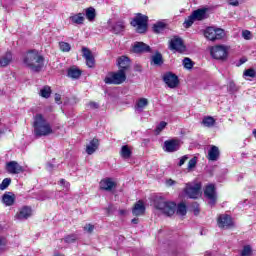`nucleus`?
I'll use <instances>...</instances> for the list:
<instances>
[{"label": "nucleus", "mask_w": 256, "mask_h": 256, "mask_svg": "<svg viewBox=\"0 0 256 256\" xmlns=\"http://www.w3.org/2000/svg\"><path fill=\"white\" fill-rule=\"evenodd\" d=\"M184 193L190 199H197L201 193V182H189L186 183Z\"/></svg>", "instance_id": "7"}, {"label": "nucleus", "mask_w": 256, "mask_h": 256, "mask_svg": "<svg viewBox=\"0 0 256 256\" xmlns=\"http://www.w3.org/2000/svg\"><path fill=\"white\" fill-rule=\"evenodd\" d=\"M132 51L134 53H149L151 51V47L143 42H135Z\"/></svg>", "instance_id": "18"}, {"label": "nucleus", "mask_w": 256, "mask_h": 256, "mask_svg": "<svg viewBox=\"0 0 256 256\" xmlns=\"http://www.w3.org/2000/svg\"><path fill=\"white\" fill-rule=\"evenodd\" d=\"M132 215L135 217H141V215H145V204L143 201L140 200L134 205L132 209Z\"/></svg>", "instance_id": "20"}, {"label": "nucleus", "mask_w": 256, "mask_h": 256, "mask_svg": "<svg viewBox=\"0 0 256 256\" xmlns=\"http://www.w3.org/2000/svg\"><path fill=\"white\" fill-rule=\"evenodd\" d=\"M33 127L34 135L36 137H49V135H53L55 133L51 123H49L42 114H36L34 116Z\"/></svg>", "instance_id": "1"}, {"label": "nucleus", "mask_w": 256, "mask_h": 256, "mask_svg": "<svg viewBox=\"0 0 256 256\" xmlns=\"http://www.w3.org/2000/svg\"><path fill=\"white\" fill-rule=\"evenodd\" d=\"M60 185L66 189V191H69L70 184L69 182L65 181V179L60 180Z\"/></svg>", "instance_id": "49"}, {"label": "nucleus", "mask_w": 256, "mask_h": 256, "mask_svg": "<svg viewBox=\"0 0 256 256\" xmlns=\"http://www.w3.org/2000/svg\"><path fill=\"white\" fill-rule=\"evenodd\" d=\"M55 102L58 105H61V96H60V94H55Z\"/></svg>", "instance_id": "54"}, {"label": "nucleus", "mask_w": 256, "mask_h": 256, "mask_svg": "<svg viewBox=\"0 0 256 256\" xmlns=\"http://www.w3.org/2000/svg\"><path fill=\"white\" fill-rule=\"evenodd\" d=\"M196 166H197V157H193L188 162V170L191 171V169H195Z\"/></svg>", "instance_id": "44"}, {"label": "nucleus", "mask_w": 256, "mask_h": 256, "mask_svg": "<svg viewBox=\"0 0 256 256\" xmlns=\"http://www.w3.org/2000/svg\"><path fill=\"white\" fill-rule=\"evenodd\" d=\"M132 223H133L134 225H137V223H139V218H133V219H132Z\"/></svg>", "instance_id": "55"}, {"label": "nucleus", "mask_w": 256, "mask_h": 256, "mask_svg": "<svg viewBox=\"0 0 256 256\" xmlns=\"http://www.w3.org/2000/svg\"><path fill=\"white\" fill-rule=\"evenodd\" d=\"M202 125L204 127H213L215 125V119L211 116L205 117L202 120Z\"/></svg>", "instance_id": "33"}, {"label": "nucleus", "mask_w": 256, "mask_h": 256, "mask_svg": "<svg viewBox=\"0 0 256 256\" xmlns=\"http://www.w3.org/2000/svg\"><path fill=\"white\" fill-rule=\"evenodd\" d=\"M6 171L10 175H19V173H23L24 169L17 161H10L6 164Z\"/></svg>", "instance_id": "12"}, {"label": "nucleus", "mask_w": 256, "mask_h": 256, "mask_svg": "<svg viewBox=\"0 0 256 256\" xmlns=\"http://www.w3.org/2000/svg\"><path fill=\"white\" fill-rule=\"evenodd\" d=\"M152 61L154 65H163V55H161V53H156L152 56Z\"/></svg>", "instance_id": "35"}, {"label": "nucleus", "mask_w": 256, "mask_h": 256, "mask_svg": "<svg viewBox=\"0 0 256 256\" xmlns=\"http://www.w3.org/2000/svg\"><path fill=\"white\" fill-rule=\"evenodd\" d=\"M126 80L127 74L125 70H118L117 72H112L108 74L105 77L104 82L107 85H121L122 83H125Z\"/></svg>", "instance_id": "3"}, {"label": "nucleus", "mask_w": 256, "mask_h": 256, "mask_svg": "<svg viewBox=\"0 0 256 256\" xmlns=\"http://www.w3.org/2000/svg\"><path fill=\"white\" fill-rule=\"evenodd\" d=\"M154 205L159 211L168 216L175 215V209H177L175 202H167L165 200H158Z\"/></svg>", "instance_id": "5"}, {"label": "nucleus", "mask_w": 256, "mask_h": 256, "mask_svg": "<svg viewBox=\"0 0 256 256\" xmlns=\"http://www.w3.org/2000/svg\"><path fill=\"white\" fill-rule=\"evenodd\" d=\"M95 8L89 7L86 9V18L88 21H94L96 17Z\"/></svg>", "instance_id": "32"}, {"label": "nucleus", "mask_w": 256, "mask_h": 256, "mask_svg": "<svg viewBox=\"0 0 256 256\" xmlns=\"http://www.w3.org/2000/svg\"><path fill=\"white\" fill-rule=\"evenodd\" d=\"M218 227L221 229H228V227H233V219L227 214H222L218 217Z\"/></svg>", "instance_id": "14"}, {"label": "nucleus", "mask_w": 256, "mask_h": 256, "mask_svg": "<svg viewBox=\"0 0 256 256\" xmlns=\"http://www.w3.org/2000/svg\"><path fill=\"white\" fill-rule=\"evenodd\" d=\"M204 37H206L208 41H219L225 37V30L221 28L208 27L204 31Z\"/></svg>", "instance_id": "6"}, {"label": "nucleus", "mask_w": 256, "mask_h": 256, "mask_svg": "<svg viewBox=\"0 0 256 256\" xmlns=\"http://www.w3.org/2000/svg\"><path fill=\"white\" fill-rule=\"evenodd\" d=\"M176 184H177V182L173 179L166 180L167 187H173V185H176Z\"/></svg>", "instance_id": "50"}, {"label": "nucleus", "mask_w": 256, "mask_h": 256, "mask_svg": "<svg viewBox=\"0 0 256 256\" xmlns=\"http://www.w3.org/2000/svg\"><path fill=\"white\" fill-rule=\"evenodd\" d=\"M195 23V18L193 17V14H191L185 21H184V27L185 29H189L191 25Z\"/></svg>", "instance_id": "39"}, {"label": "nucleus", "mask_w": 256, "mask_h": 256, "mask_svg": "<svg viewBox=\"0 0 256 256\" xmlns=\"http://www.w3.org/2000/svg\"><path fill=\"white\" fill-rule=\"evenodd\" d=\"M176 213H177V215H181L182 217H183L184 215H187V206H185V204H183V203H180V204L177 206Z\"/></svg>", "instance_id": "36"}, {"label": "nucleus", "mask_w": 256, "mask_h": 256, "mask_svg": "<svg viewBox=\"0 0 256 256\" xmlns=\"http://www.w3.org/2000/svg\"><path fill=\"white\" fill-rule=\"evenodd\" d=\"M147 105H149V100L147 98H140L135 105V109L138 113H142Z\"/></svg>", "instance_id": "26"}, {"label": "nucleus", "mask_w": 256, "mask_h": 256, "mask_svg": "<svg viewBox=\"0 0 256 256\" xmlns=\"http://www.w3.org/2000/svg\"><path fill=\"white\" fill-rule=\"evenodd\" d=\"M39 95L44 99H49L51 97V87L44 86L41 90Z\"/></svg>", "instance_id": "30"}, {"label": "nucleus", "mask_w": 256, "mask_h": 256, "mask_svg": "<svg viewBox=\"0 0 256 256\" xmlns=\"http://www.w3.org/2000/svg\"><path fill=\"white\" fill-rule=\"evenodd\" d=\"M183 65H184L185 69H193V61H191L190 58H185L183 60Z\"/></svg>", "instance_id": "43"}, {"label": "nucleus", "mask_w": 256, "mask_h": 256, "mask_svg": "<svg viewBox=\"0 0 256 256\" xmlns=\"http://www.w3.org/2000/svg\"><path fill=\"white\" fill-rule=\"evenodd\" d=\"M70 21H72V23H75L76 25H83L85 17H83L81 13H78L76 15L70 16Z\"/></svg>", "instance_id": "29"}, {"label": "nucleus", "mask_w": 256, "mask_h": 256, "mask_svg": "<svg viewBox=\"0 0 256 256\" xmlns=\"http://www.w3.org/2000/svg\"><path fill=\"white\" fill-rule=\"evenodd\" d=\"M243 77L245 79L250 78V79H255L256 78V71L253 68L247 69L243 72Z\"/></svg>", "instance_id": "34"}, {"label": "nucleus", "mask_w": 256, "mask_h": 256, "mask_svg": "<svg viewBox=\"0 0 256 256\" xmlns=\"http://www.w3.org/2000/svg\"><path fill=\"white\" fill-rule=\"evenodd\" d=\"M171 51H178V53H183L185 51V44L183 43V39L179 37H174L170 40L169 45Z\"/></svg>", "instance_id": "11"}, {"label": "nucleus", "mask_w": 256, "mask_h": 256, "mask_svg": "<svg viewBox=\"0 0 256 256\" xmlns=\"http://www.w3.org/2000/svg\"><path fill=\"white\" fill-rule=\"evenodd\" d=\"M242 37L246 41H250V39H253V35L251 34V31H249V30L242 31Z\"/></svg>", "instance_id": "46"}, {"label": "nucleus", "mask_w": 256, "mask_h": 256, "mask_svg": "<svg viewBox=\"0 0 256 256\" xmlns=\"http://www.w3.org/2000/svg\"><path fill=\"white\" fill-rule=\"evenodd\" d=\"M84 231L85 233H89L91 235V233H93V231H95V225L88 223L84 226Z\"/></svg>", "instance_id": "45"}, {"label": "nucleus", "mask_w": 256, "mask_h": 256, "mask_svg": "<svg viewBox=\"0 0 256 256\" xmlns=\"http://www.w3.org/2000/svg\"><path fill=\"white\" fill-rule=\"evenodd\" d=\"M81 70L75 66L70 67L67 71V75L68 77H70V79H79V77H81Z\"/></svg>", "instance_id": "25"}, {"label": "nucleus", "mask_w": 256, "mask_h": 256, "mask_svg": "<svg viewBox=\"0 0 256 256\" xmlns=\"http://www.w3.org/2000/svg\"><path fill=\"white\" fill-rule=\"evenodd\" d=\"M120 155L123 157V159H129V157H131V149L129 146H122Z\"/></svg>", "instance_id": "31"}, {"label": "nucleus", "mask_w": 256, "mask_h": 256, "mask_svg": "<svg viewBox=\"0 0 256 256\" xmlns=\"http://www.w3.org/2000/svg\"><path fill=\"white\" fill-rule=\"evenodd\" d=\"M99 149V140L94 138L87 146H86V153L88 155H93Z\"/></svg>", "instance_id": "23"}, {"label": "nucleus", "mask_w": 256, "mask_h": 256, "mask_svg": "<svg viewBox=\"0 0 256 256\" xmlns=\"http://www.w3.org/2000/svg\"><path fill=\"white\" fill-rule=\"evenodd\" d=\"M82 53L86 61L87 67H89L90 69H93V67H95V57L93 56V53H91V50L84 47L82 48Z\"/></svg>", "instance_id": "16"}, {"label": "nucleus", "mask_w": 256, "mask_h": 256, "mask_svg": "<svg viewBox=\"0 0 256 256\" xmlns=\"http://www.w3.org/2000/svg\"><path fill=\"white\" fill-rule=\"evenodd\" d=\"M11 61H13V54H11V52H7L0 58V66L7 67Z\"/></svg>", "instance_id": "28"}, {"label": "nucleus", "mask_w": 256, "mask_h": 256, "mask_svg": "<svg viewBox=\"0 0 256 256\" xmlns=\"http://www.w3.org/2000/svg\"><path fill=\"white\" fill-rule=\"evenodd\" d=\"M163 81L170 89H175L179 85V77L171 72L163 75Z\"/></svg>", "instance_id": "9"}, {"label": "nucleus", "mask_w": 256, "mask_h": 256, "mask_svg": "<svg viewBox=\"0 0 256 256\" xmlns=\"http://www.w3.org/2000/svg\"><path fill=\"white\" fill-rule=\"evenodd\" d=\"M123 29H125V25L123 24V22H117L113 27L114 33H121Z\"/></svg>", "instance_id": "40"}, {"label": "nucleus", "mask_w": 256, "mask_h": 256, "mask_svg": "<svg viewBox=\"0 0 256 256\" xmlns=\"http://www.w3.org/2000/svg\"><path fill=\"white\" fill-rule=\"evenodd\" d=\"M7 245V239L3 236H0V249L1 247H5Z\"/></svg>", "instance_id": "51"}, {"label": "nucleus", "mask_w": 256, "mask_h": 256, "mask_svg": "<svg viewBox=\"0 0 256 256\" xmlns=\"http://www.w3.org/2000/svg\"><path fill=\"white\" fill-rule=\"evenodd\" d=\"M166 127H167V122L165 121L160 122L155 129L156 135H159V133H161V131H163V129H165Z\"/></svg>", "instance_id": "42"}, {"label": "nucleus", "mask_w": 256, "mask_h": 256, "mask_svg": "<svg viewBox=\"0 0 256 256\" xmlns=\"http://www.w3.org/2000/svg\"><path fill=\"white\" fill-rule=\"evenodd\" d=\"M87 107L88 109H99V104L97 102H89Z\"/></svg>", "instance_id": "48"}, {"label": "nucleus", "mask_w": 256, "mask_h": 256, "mask_svg": "<svg viewBox=\"0 0 256 256\" xmlns=\"http://www.w3.org/2000/svg\"><path fill=\"white\" fill-rule=\"evenodd\" d=\"M115 187H117V182L113 181L111 178L100 181V189H102V191H113Z\"/></svg>", "instance_id": "17"}, {"label": "nucleus", "mask_w": 256, "mask_h": 256, "mask_svg": "<svg viewBox=\"0 0 256 256\" xmlns=\"http://www.w3.org/2000/svg\"><path fill=\"white\" fill-rule=\"evenodd\" d=\"M33 213V210H31V207L29 206H24L19 209L17 214L15 215V219L18 221H25V219H29Z\"/></svg>", "instance_id": "13"}, {"label": "nucleus", "mask_w": 256, "mask_h": 256, "mask_svg": "<svg viewBox=\"0 0 256 256\" xmlns=\"http://www.w3.org/2000/svg\"><path fill=\"white\" fill-rule=\"evenodd\" d=\"M221 152L219 151V147L212 145L208 150L207 159L208 161H219V157Z\"/></svg>", "instance_id": "19"}, {"label": "nucleus", "mask_w": 256, "mask_h": 256, "mask_svg": "<svg viewBox=\"0 0 256 256\" xmlns=\"http://www.w3.org/2000/svg\"><path fill=\"white\" fill-rule=\"evenodd\" d=\"M147 21H149L147 16L138 14L131 22V25L136 27L137 33H145V31H147Z\"/></svg>", "instance_id": "8"}, {"label": "nucleus", "mask_w": 256, "mask_h": 256, "mask_svg": "<svg viewBox=\"0 0 256 256\" xmlns=\"http://www.w3.org/2000/svg\"><path fill=\"white\" fill-rule=\"evenodd\" d=\"M165 29H167L166 21H158L153 25L154 33H163Z\"/></svg>", "instance_id": "27"}, {"label": "nucleus", "mask_w": 256, "mask_h": 256, "mask_svg": "<svg viewBox=\"0 0 256 256\" xmlns=\"http://www.w3.org/2000/svg\"><path fill=\"white\" fill-rule=\"evenodd\" d=\"M241 256H253V248H251V245H246L243 247Z\"/></svg>", "instance_id": "37"}, {"label": "nucleus", "mask_w": 256, "mask_h": 256, "mask_svg": "<svg viewBox=\"0 0 256 256\" xmlns=\"http://www.w3.org/2000/svg\"><path fill=\"white\" fill-rule=\"evenodd\" d=\"M180 147L179 140H167L164 142V151L166 153H175V151H179Z\"/></svg>", "instance_id": "15"}, {"label": "nucleus", "mask_w": 256, "mask_h": 256, "mask_svg": "<svg viewBox=\"0 0 256 256\" xmlns=\"http://www.w3.org/2000/svg\"><path fill=\"white\" fill-rule=\"evenodd\" d=\"M76 240H77L76 235H68L65 237L66 243H73V241H76Z\"/></svg>", "instance_id": "47"}, {"label": "nucleus", "mask_w": 256, "mask_h": 256, "mask_svg": "<svg viewBox=\"0 0 256 256\" xmlns=\"http://www.w3.org/2000/svg\"><path fill=\"white\" fill-rule=\"evenodd\" d=\"M15 199H16L15 194H13L12 192H6L2 196V203H4L6 207H11V205H14Z\"/></svg>", "instance_id": "22"}, {"label": "nucleus", "mask_w": 256, "mask_h": 256, "mask_svg": "<svg viewBox=\"0 0 256 256\" xmlns=\"http://www.w3.org/2000/svg\"><path fill=\"white\" fill-rule=\"evenodd\" d=\"M60 50L64 53H69L71 51V44L67 42H60L59 43Z\"/></svg>", "instance_id": "38"}, {"label": "nucleus", "mask_w": 256, "mask_h": 256, "mask_svg": "<svg viewBox=\"0 0 256 256\" xmlns=\"http://www.w3.org/2000/svg\"><path fill=\"white\" fill-rule=\"evenodd\" d=\"M3 133H4L3 131H0V137L3 135Z\"/></svg>", "instance_id": "57"}, {"label": "nucleus", "mask_w": 256, "mask_h": 256, "mask_svg": "<svg viewBox=\"0 0 256 256\" xmlns=\"http://www.w3.org/2000/svg\"><path fill=\"white\" fill-rule=\"evenodd\" d=\"M204 195L209 200L210 205H215V203H217V192H215L214 184H209L206 186Z\"/></svg>", "instance_id": "10"}, {"label": "nucleus", "mask_w": 256, "mask_h": 256, "mask_svg": "<svg viewBox=\"0 0 256 256\" xmlns=\"http://www.w3.org/2000/svg\"><path fill=\"white\" fill-rule=\"evenodd\" d=\"M187 159H189L187 155L181 157L179 161V167H181L182 165H185V161H187Z\"/></svg>", "instance_id": "52"}, {"label": "nucleus", "mask_w": 256, "mask_h": 256, "mask_svg": "<svg viewBox=\"0 0 256 256\" xmlns=\"http://www.w3.org/2000/svg\"><path fill=\"white\" fill-rule=\"evenodd\" d=\"M195 21H203L207 17V9H197L192 12Z\"/></svg>", "instance_id": "24"}, {"label": "nucleus", "mask_w": 256, "mask_h": 256, "mask_svg": "<svg viewBox=\"0 0 256 256\" xmlns=\"http://www.w3.org/2000/svg\"><path fill=\"white\" fill-rule=\"evenodd\" d=\"M230 87L233 89V87H235V83L231 82Z\"/></svg>", "instance_id": "56"}, {"label": "nucleus", "mask_w": 256, "mask_h": 256, "mask_svg": "<svg viewBox=\"0 0 256 256\" xmlns=\"http://www.w3.org/2000/svg\"><path fill=\"white\" fill-rule=\"evenodd\" d=\"M210 55L218 61H225L229 55V48L225 45H216L210 48Z\"/></svg>", "instance_id": "4"}, {"label": "nucleus", "mask_w": 256, "mask_h": 256, "mask_svg": "<svg viewBox=\"0 0 256 256\" xmlns=\"http://www.w3.org/2000/svg\"><path fill=\"white\" fill-rule=\"evenodd\" d=\"M24 64L31 71L39 73V71L43 69V65H45V58H43L39 52L32 50L25 55Z\"/></svg>", "instance_id": "2"}, {"label": "nucleus", "mask_w": 256, "mask_h": 256, "mask_svg": "<svg viewBox=\"0 0 256 256\" xmlns=\"http://www.w3.org/2000/svg\"><path fill=\"white\" fill-rule=\"evenodd\" d=\"M118 67L120 68V71H124L126 73L127 69L131 67V60H129V57L121 56L118 58Z\"/></svg>", "instance_id": "21"}, {"label": "nucleus", "mask_w": 256, "mask_h": 256, "mask_svg": "<svg viewBox=\"0 0 256 256\" xmlns=\"http://www.w3.org/2000/svg\"><path fill=\"white\" fill-rule=\"evenodd\" d=\"M11 185V178H5L0 184V191H5Z\"/></svg>", "instance_id": "41"}, {"label": "nucleus", "mask_w": 256, "mask_h": 256, "mask_svg": "<svg viewBox=\"0 0 256 256\" xmlns=\"http://www.w3.org/2000/svg\"><path fill=\"white\" fill-rule=\"evenodd\" d=\"M229 5H232V7H239V0H229Z\"/></svg>", "instance_id": "53"}]
</instances>
